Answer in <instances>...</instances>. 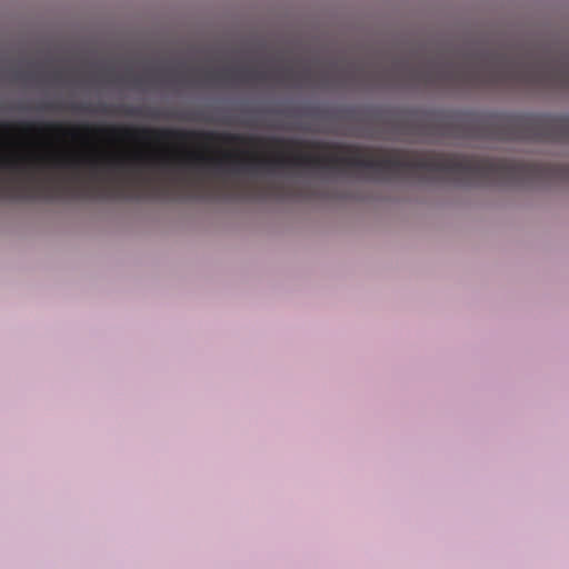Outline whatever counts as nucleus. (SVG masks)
I'll list each match as a JSON object with an SVG mask.
<instances>
[{"instance_id": "obj_1", "label": "nucleus", "mask_w": 569, "mask_h": 569, "mask_svg": "<svg viewBox=\"0 0 569 569\" xmlns=\"http://www.w3.org/2000/svg\"><path fill=\"white\" fill-rule=\"evenodd\" d=\"M21 129L24 132H32L39 130L33 123H23ZM41 130L54 132L58 134L71 137L78 139L82 134L103 133L109 138L117 140H136L144 142H164V141H177L186 143L189 141H201L206 143L222 142L227 144H257L266 142L267 140L244 137L237 133H218L213 131H194V130H179V129H150V128H127V127H109V128H92L90 126L84 127H71L67 128L61 123H47L41 127Z\"/></svg>"}, {"instance_id": "obj_2", "label": "nucleus", "mask_w": 569, "mask_h": 569, "mask_svg": "<svg viewBox=\"0 0 569 569\" xmlns=\"http://www.w3.org/2000/svg\"><path fill=\"white\" fill-rule=\"evenodd\" d=\"M531 137L541 141L569 142V117L538 118L528 122Z\"/></svg>"}, {"instance_id": "obj_3", "label": "nucleus", "mask_w": 569, "mask_h": 569, "mask_svg": "<svg viewBox=\"0 0 569 569\" xmlns=\"http://www.w3.org/2000/svg\"><path fill=\"white\" fill-rule=\"evenodd\" d=\"M267 193L279 199H307L311 197L309 191L296 189L280 181L270 182Z\"/></svg>"}, {"instance_id": "obj_4", "label": "nucleus", "mask_w": 569, "mask_h": 569, "mask_svg": "<svg viewBox=\"0 0 569 569\" xmlns=\"http://www.w3.org/2000/svg\"><path fill=\"white\" fill-rule=\"evenodd\" d=\"M221 76L226 78H239L246 81L249 80H264L267 78V73L264 71L253 70V69H239V70H230L226 69L220 72Z\"/></svg>"}, {"instance_id": "obj_5", "label": "nucleus", "mask_w": 569, "mask_h": 569, "mask_svg": "<svg viewBox=\"0 0 569 569\" xmlns=\"http://www.w3.org/2000/svg\"><path fill=\"white\" fill-rule=\"evenodd\" d=\"M0 129L8 132V131H11L13 129V126L6 122V123H1L0 124Z\"/></svg>"}]
</instances>
